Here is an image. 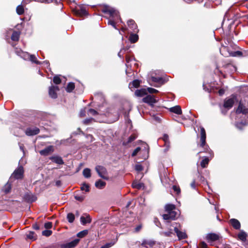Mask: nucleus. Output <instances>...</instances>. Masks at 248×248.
<instances>
[{"label": "nucleus", "mask_w": 248, "mask_h": 248, "mask_svg": "<svg viewBox=\"0 0 248 248\" xmlns=\"http://www.w3.org/2000/svg\"><path fill=\"white\" fill-rule=\"evenodd\" d=\"M128 27L131 29L134 32H136L137 30V26L134 20L130 19L127 21Z\"/></svg>", "instance_id": "obj_24"}, {"label": "nucleus", "mask_w": 248, "mask_h": 248, "mask_svg": "<svg viewBox=\"0 0 248 248\" xmlns=\"http://www.w3.org/2000/svg\"><path fill=\"white\" fill-rule=\"evenodd\" d=\"M173 190L176 192L177 194H179L180 192V189L179 187L176 186H172Z\"/></svg>", "instance_id": "obj_54"}, {"label": "nucleus", "mask_w": 248, "mask_h": 248, "mask_svg": "<svg viewBox=\"0 0 248 248\" xmlns=\"http://www.w3.org/2000/svg\"><path fill=\"white\" fill-rule=\"evenodd\" d=\"M95 121L93 118H88V119H86L85 120H84L83 123L87 125V124H92L93 122H95Z\"/></svg>", "instance_id": "obj_42"}, {"label": "nucleus", "mask_w": 248, "mask_h": 248, "mask_svg": "<svg viewBox=\"0 0 248 248\" xmlns=\"http://www.w3.org/2000/svg\"><path fill=\"white\" fill-rule=\"evenodd\" d=\"M135 169L138 171H141L143 170V167L140 164H137L135 166Z\"/></svg>", "instance_id": "obj_51"}, {"label": "nucleus", "mask_w": 248, "mask_h": 248, "mask_svg": "<svg viewBox=\"0 0 248 248\" xmlns=\"http://www.w3.org/2000/svg\"><path fill=\"white\" fill-rule=\"evenodd\" d=\"M200 247L201 248H207V244L204 242H202L200 243Z\"/></svg>", "instance_id": "obj_58"}, {"label": "nucleus", "mask_w": 248, "mask_h": 248, "mask_svg": "<svg viewBox=\"0 0 248 248\" xmlns=\"http://www.w3.org/2000/svg\"><path fill=\"white\" fill-rule=\"evenodd\" d=\"M20 33L18 31H15L11 36V39L14 41H17L19 40Z\"/></svg>", "instance_id": "obj_27"}, {"label": "nucleus", "mask_w": 248, "mask_h": 248, "mask_svg": "<svg viewBox=\"0 0 248 248\" xmlns=\"http://www.w3.org/2000/svg\"><path fill=\"white\" fill-rule=\"evenodd\" d=\"M140 81L139 80L136 79L129 84V86L132 85L134 88H138L140 86Z\"/></svg>", "instance_id": "obj_39"}, {"label": "nucleus", "mask_w": 248, "mask_h": 248, "mask_svg": "<svg viewBox=\"0 0 248 248\" xmlns=\"http://www.w3.org/2000/svg\"><path fill=\"white\" fill-rule=\"evenodd\" d=\"M151 81L154 82L153 85L156 87H159L160 85L164 83V79L161 77H152Z\"/></svg>", "instance_id": "obj_10"}, {"label": "nucleus", "mask_w": 248, "mask_h": 248, "mask_svg": "<svg viewBox=\"0 0 248 248\" xmlns=\"http://www.w3.org/2000/svg\"><path fill=\"white\" fill-rule=\"evenodd\" d=\"M85 110H81V111L80 112V116L81 117L84 116H85Z\"/></svg>", "instance_id": "obj_63"}, {"label": "nucleus", "mask_w": 248, "mask_h": 248, "mask_svg": "<svg viewBox=\"0 0 248 248\" xmlns=\"http://www.w3.org/2000/svg\"><path fill=\"white\" fill-rule=\"evenodd\" d=\"M219 239V235L216 233H208L206 236V239L208 242H212L217 240Z\"/></svg>", "instance_id": "obj_14"}, {"label": "nucleus", "mask_w": 248, "mask_h": 248, "mask_svg": "<svg viewBox=\"0 0 248 248\" xmlns=\"http://www.w3.org/2000/svg\"><path fill=\"white\" fill-rule=\"evenodd\" d=\"M52 232V231L50 230H45L42 232V234L46 236H49L51 235Z\"/></svg>", "instance_id": "obj_44"}, {"label": "nucleus", "mask_w": 248, "mask_h": 248, "mask_svg": "<svg viewBox=\"0 0 248 248\" xmlns=\"http://www.w3.org/2000/svg\"><path fill=\"white\" fill-rule=\"evenodd\" d=\"M140 150L141 148L139 147L136 148L133 152L132 154V156H136L137 155V154L140 151Z\"/></svg>", "instance_id": "obj_47"}, {"label": "nucleus", "mask_w": 248, "mask_h": 248, "mask_svg": "<svg viewBox=\"0 0 248 248\" xmlns=\"http://www.w3.org/2000/svg\"><path fill=\"white\" fill-rule=\"evenodd\" d=\"M11 189V184L8 182L3 187L2 190L5 193H9Z\"/></svg>", "instance_id": "obj_34"}, {"label": "nucleus", "mask_w": 248, "mask_h": 248, "mask_svg": "<svg viewBox=\"0 0 248 248\" xmlns=\"http://www.w3.org/2000/svg\"><path fill=\"white\" fill-rule=\"evenodd\" d=\"M80 188L81 190H85L86 192H89L90 190L89 186L85 183L81 185Z\"/></svg>", "instance_id": "obj_41"}, {"label": "nucleus", "mask_w": 248, "mask_h": 248, "mask_svg": "<svg viewBox=\"0 0 248 248\" xmlns=\"http://www.w3.org/2000/svg\"><path fill=\"white\" fill-rule=\"evenodd\" d=\"M91 221V218L89 215L85 214L80 217V221L83 225H85L86 223H89Z\"/></svg>", "instance_id": "obj_18"}, {"label": "nucleus", "mask_w": 248, "mask_h": 248, "mask_svg": "<svg viewBox=\"0 0 248 248\" xmlns=\"http://www.w3.org/2000/svg\"><path fill=\"white\" fill-rule=\"evenodd\" d=\"M162 140H163L164 142L169 141V136L167 134H164L163 135V137H162Z\"/></svg>", "instance_id": "obj_57"}, {"label": "nucleus", "mask_w": 248, "mask_h": 248, "mask_svg": "<svg viewBox=\"0 0 248 248\" xmlns=\"http://www.w3.org/2000/svg\"><path fill=\"white\" fill-rule=\"evenodd\" d=\"M53 82L56 84H59L61 82V79L59 76H55L53 78Z\"/></svg>", "instance_id": "obj_43"}, {"label": "nucleus", "mask_w": 248, "mask_h": 248, "mask_svg": "<svg viewBox=\"0 0 248 248\" xmlns=\"http://www.w3.org/2000/svg\"><path fill=\"white\" fill-rule=\"evenodd\" d=\"M53 151V147L52 146H48L44 149L40 151L39 153L42 155H47Z\"/></svg>", "instance_id": "obj_15"}, {"label": "nucleus", "mask_w": 248, "mask_h": 248, "mask_svg": "<svg viewBox=\"0 0 248 248\" xmlns=\"http://www.w3.org/2000/svg\"><path fill=\"white\" fill-rule=\"evenodd\" d=\"M247 234L243 231H241L238 234V237L242 241L245 242L246 241Z\"/></svg>", "instance_id": "obj_26"}, {"label": "nucleus", "mask_w": 248, "mask_h": 248, "mask_svg": "<svg viewBox=\"0 0 248 248\" xmlns=\"http://www.w3.org/2000/svg\"><path fill=\"white\" fill-rule=\"evenodd\" d=\"M234 103V99L233 98H227L224 100V107L228 109L232 107Z\"/></svg>", "instance_id": "obj_13"}, {"label": "nucleus", "mask_w": 248, "mask_h": 248, "mask_svg": "<svg viewBox=\"0 0 248 248\" xmlns=\"http://www.w3.org/2000/svg\"><path fill=\"white\" fill-rule=\"evenodd\" d=\"M138 35L136 34H131L129 37V40L132 43H136L138 40Z\"/></svg>", "instance_id": "obj_31"}, {"label": "nucleus", "mask_w": 248, "mask_h": 248, "mask_svg": "<svg viewBox=\"0 0 248 248\" xmlns=\"http://www.w3.org/2000/svg\"><path fill=\"white\" fill-rule=\"evenodd\" d=\"M209 159L207 158V157H205V158H204L202 161V162H201V167L202 168H206V165L208 164L209 163Z\"/></svg>", "instance_id": "obj_36"}, {"label": "nucleus", "mask_w": 248, "mask_h": 248, "mask_svg": "<svg viewBox=\"0 0 248 248\" xmlns=\"http://www.w3.org/2000/svg\"><path fill=\"white\" fill-rule=\"evenodd\" d=\"M24 173V169L22 166H19L16 169L12 174L10 179L15 178L16 179L22 178Z\"/></svg>", "instance_id": "obj_5"}, {"label": "nucleus", "mask_w": 248, "mask_h": 248, "mask_svg": "<svg viewBox=\"0 0 248 248\" xmlns=\"http://www.w3.org/2000/svg\"><path fill=\"white\" fill-rule=\"evenodd\" d=\"M137 136L136 134L131 135L128 139V142L130 143L135 140L137 138Z\"/></svg>", "instance_id": "obj_45"}, {"label": "nucleus", "mask_w": 248, "mask_h": 248, "mask_svg": "<svg viewBox=\"0 0 248 248\" xmlns=\"http://www.w3.org/2000/svg\"><path fill=\"white\" fill-rule=\"evenodd\" d=\"M44 226H45V228L48 229H50L52 227V224L50 222H47L45 224Z\"/></svg>", "instance_id": "obj_52"}, {"label": "nucleus", "mask_w": 248, "mask_h": 248, "mask_svg": "<svg viewBox=\"0 0 248 248\" xmlns=\"http://www.w3.org/2000/svg\"><path fill=\"white\" fill-rule=\"evenodd\" d=\"M132 186L134 188H136L137 189H140L142 187H143V184L141 183L138 182L137 181H134L132 183Z\"/></svg>", "instance_id": "obj_28"}, {"label": "nucleus", "mask_w": 248, "mask_h": 248, "mask_svg": "<svg viewBox=\"0 0 248 248\" xmlns=\"http://www.w3.org/2000/svg\"><path fill=\"white\" fill-rule=\"evenodd\" d=\"M87 138L90 139L91 140V141H93L94 140L93 137L92 135H88L87 136Z\"/></svg>", "instance_id": "obj_60"}, {"label": "nucleus", "mask_w": 248, "mask_h": 248, "mask_svg": "<svg viewBox=\"0 0 248 248\" xmlns=\"http://www.w3.org/2000/svg\"><path fill=\"white\" fill-rule=\"evenodd\" d=\"M242 52L240 51H237L234 52L233 56H242Z\"/></svg>", "instance_id": "obj_55"}, {"label": "nucleus", "mask_w": 248, "mask_h": 248, "mask_svg": "<svg viewBox=\"0 0 248 248\" xmlns=\"http://www.w3.org/2000/svg\"><path fill=\"white\" fill-rule=\"evenodd\" d=\"M141 228V226L139 225V226H137V227L135 228V231L138 232L140 231Z\"/></svg>", "instance_id": "obj_61"}, {"label": "nucleus", "mask_w": 248, "mask_h": 248, "mask_svg": "<svg viewBox=\"0 0 248 248\" xmlns=\"http://www.w3.org/2000/svg\"><path fill=\"white\" fill-rule=\"evenodd\" d=\"M162 234L167 237L171 236L172 234H174V232L172 229H170L169 231L162 232Z\"/></svg>", "instance_id": "obj_40"}, {"label": "nucleus", "mask_w": 248, "mask_h": 248, "mask_svg": "<svg viewBox=\"0 0 248 248\" xmlns=\"http://www.w3.org/2000/svg\"><path fill=\"white\" fill-rule=\"evenodd\" d=\"M75 198L77 201L82 202L84 199V196L76 195L75 196Z\"/></svg>", "instance_id": "obj_49"}, {"label": "nucleus", "mask_w": 248, "mask_h": 248, "mask_svg": "<svg viewBox=\"0 0 248 248\" xmlns=\"http://www.w3.org/2000/svg\"><path fill=\"white\" fill-rule=\"evenodd\" d=\"M143 101L151 105H153L157 102V100L154 95H148L143 98Z\"/></svg>", "instance_id": "obj_9"}, {"label": "nucleus", "mask_w": 248, "mask_h": 248, "mask_svg": "<svg viewBox=\"0 0 248 248\" xmlns=\"http://www.w3.org/2000/svg\"><path fill=\"white\" fill-rule=\"evenodd\" d=\"M125 49L123 48L121 49L120 52L118 53V55L119 57L121 58L123 57L124 52L125 51Z\"/></svg>", "instance_id": "obj_56"}, {"label": "nucleus", "mask_w": 248, "mask_h": 248, "mask_svg": "<svg viewBox=\"0 0 248 248\" xmlns=\"http://www.w3.org/2000/svg\"><path fill=\"white\" fill-rule=\"evenodd\" d=\"M33 228L35 230H39V226L37 224H34L33 225Z\"/></svg>", "instance_id": "obj_64"}, {"label": "nucleus", "mask_w": 248, "mask_h": 248, "mask_svg": "<svg viewBox=\"0 0 248 248\" xmlns=\"http://www.w3.org/2000/svg\"><path fill=\"white\" fill-rule=\"evenodd\" d=\"M88 232L86 230L81 231L78 233L77 236L79 238H83L88 234Z\"/></svg>", "instance_id": "obj_37"}, {"label": "nucleus", "mask_w": 248, "mask_h": 248, "mask_svg": "<svg viewBox=\"0 0 248 248\" xmlns=\"http://www.w3.org/2000/svg\"><path fill=\"white\" fill-rule=\"evenodd\" d=\"M201 144L200 146L203 148V151H201L198 153L200 154L202 152L208 153L211 156L213 155V152L209 149V146L206 144V133L204 128L202 127H201Z\"/></svg>", "instance_id": "obj_3"}, {"label": "nucleus", "mask_w": 248, "mask_h": 248, "mask_svg": "<svg viewBox=\"0 0 248 248\" xmlns=\"http://www.w3.org/2000/svg\"><path fill=\"white\" fill-rule=\"evenodd\" d=\"M67 218L70 223H72L75 219V216L72 213H68L67 216Z\"/></svg>", "instance_id": "obj_38"}, {"label": "nucleus", "mask_w": 248, "mask_h": 248, "mask_svg": "<svg viewBox=\"0 0 248 248\" xmlns=\"http://www.w3.org/2000/svg\"><path fill=\"white\" fill-rule=\"evenodd\" d=\"M115 242L107 243L105 245L101 247V248H109L114 244Z\"/></svg>", "instance_id": "obj_50"}, {"label": "nucleus", "mask_w": 248, "mask_h": 248, "mask_svg": "<svg viewBox=\"0 0 248 248\" xmlns=\"http://www.w3.org/2000/svg\"><path fill=\"white\" fill-rule=\"evenodd\" d=\"M147 90L148 92L150 93H156L158 92V90L149 87L147 89Z\"/></svg>", "instance_id": "obj_46"}, {"label": "nucleus", "mask_w": 248, "mask_h": 248, "mask_svg": "<svg viewBox=\"0 0 248 248\" xmlns=\"http://www.w3.org/2000/svg\"><path fill=\"white\" fill-rule=\"evenodd\" d=\"M191 187L193 189H195L196 188V184H195V181L194 180L191 183V185H190Z\"/></svg>", "instance_id": "obj_59"}, {"label": "nucleus", "mask_w": 248, "mask_h": 248, "mask_svg": "<svg viewBox=\"0 0 248 248\" xmlns=\"http://www.w3.org/2000/svg\"><path fill=\"white\" fill-rule=\"evenodd\" d=\"M89 114L93 115H95L97 114V112L93 109L91 108L88 111Z\"/></svg>", "instance_id": "obj_53"}, {"label": "nucleus", "mask_w": 248, "mask_h": 248, "mask_svg": "<svg viewBox=\"0 0 248 248\" xmlns=\"http://www.w3.org/2000/svg\"><path fill=\"white\" fill-rule=\"evenodd\" d=\"M224 93V90L223 89H220L218 91V93L220 95H222Z\"/></svg>", "instance_id": "obj_62"}, {"label": "nucleus", "mask_w": 248, "mask_h": 248, "mask_svg": "<svg viewBox=\"0 0 248 248\" xmlns=\"http://www.w3.org/2000/svg\"><path fill=\"white\" fill-rule=\"evenodd\" d=\"M83 174L85 178H88L91 177V170L88 168L83 170Z\"/></svg>", "instance_id": "obj_32"}, {"label": "nucleus", "mask_w": 248, "mask_h": 248, "mask_svg": "<svg viewBox=\"0 0 248 248\" xmlns=\"http://www.w3.org/2000/svg\"><path fill=\"white\" fill-rule=\"evenodd\" d=\"M79 241V239H78V238L75 239L74 240H73L70 242L62 244L61 245V248H73L75 247L78 245Z\"/></svg>", "instance_id": "obj_7"}, {"label": "nucleus", "mask_w": 248, "mask_h": 248, "mask_svg": "<svg viewBox=\"0 0 248 248\" xmlns=\"http://www.w3.org/2000/svg\"><path fill=\"white\" fill-rule=\"evenodd\" d=\"M236 113L237 114L243 113L246 114L248 113V105L245 106L242 102H240L238 107L236 109Z\"/></svg>", "instance_id": "obj_8"}, {"label": "nucleus", "mask_w": 248, "mask_h": 248, "mask_svg": "<svg viewBox=\"0 0 248 248\" xmlns=\"http://www.w3.org/2000/svg\"><path fill=\"white\" fill-rule=\"evenodd\" d=\"M164 146L165 147V152H167V151H168L170 147V141H169L164 142Z\"/></svg>", "instance_id": "obj_48"}, {"label": "nucleus", "mask_w": 248, "mask_h": 248, "mask_svg": "<svg viewBox=\"0 0 248 248\" xmlns=\"http://www.w3.org/2000/svg\"><path fill=\"white\" fill-rule=\"evenodd\" d=\"M135 94L137 96H142L146 94L145 89L137 90L135 93Z\"/></svg>", "instance_id": "obj_30"}, {"label": "nucleus", "mask_w": 248, "mask_h": 248, "mask_svg": "<svg viewBox=\"0 0 248 248\" xmlns=\"http://www.w3.org/2000/svg\"><path fill=\"white\" fill-rule=\"evenodd\" d=\"M24 199L29 202H32L36 200V197L32 194L27 193L24 196Z\"/></svg>", "instance_id": "obj_20"}, {"label": "nucleus", "mask_w": 248, "mask_h": 248, "mask_svg": "<svg viewBox=\"0 0 248 248\" xmlns=\"http://www.w3.org/2000/svg\"><path fill=\"white\" fill-rule=\"evenodd\" d=\"M95 170L100 177L104 179H108V177L107 176V171L104 167L102 166H97L95 167Z\"/></svg>", "instance_id": "obj_6"}, {"label": "nucleus", "mask_w": 248, "mask_h": 248, "mask_svg": "<svg viewBox=\"0 0 248 248\" xmlns=\"http://www.w3.org/2000/svg\"><path fill=\"white\" fill-rule=\"evenodd\" d=\"M16 53L23 58L24 59H29L30 60L37 64H40L41 62L38 61L34 55H30L27 52H23L21 50H16Z\"/></svg>", "instance_id": "obj_4"}, {"label": "nucleus", "mask_w": 248, "mask_h": 248, "mask_svg": "<svg viewBox=\"0 0 248 248\" xmlns=\"http://www.w3.org/2000/svg\"><path fill=\"white\" fill-rule=\"evenodd\" d=\"M59 89L57 86H51L49 89V95L52 98H56L57 94L56 92L59 91Z\"/></svg>", "instance_id": "obj_12"}, {"label": "nucleus", "mask_w": 248, "mask_h": 248, "mask_svg": "<svg viewBox=\"0 0 248 248\" xmlns=\"http://www.w3.org/2000/svg\"><path fill=\"white\" fill-rule=\"evenodd\" d=\"M106 183L105 182L99 180L95 183V186L99 189H103L106 186Z\"/></svg>", "instance_id": "obj_25"}, {"label": "nucleus", "mask_w": 248, "mask_h": 248, "mask_svg": "<svg viewBox=\"0 0 248 248\" xmlns=\"http://www.w3.org/2000/svg\"><path fill=\"white\" fill-rule=\"evenodd\" d=\"M27 237L28 239L35 240L37 238V235L33 232H30L28 234H27Z\"/></svg>", "instance_id": "obj_29"}, {"label": "nucleus", "mask_w": 248, "mask_h": 248, "mask_svg": "<svg viewBox=\"0 0 248 248\" xmlns=\"http://www.w3.org/2000/svg\"><path fill=\"white\" fill-rule=\"evenodd\" d=\"M75 88V84L73 82H70L68 84L66 88V91L68 92H71Z\"/></svg>", "instance_id": "obj_35"}, {"label": "nucleus", "mask_w": 248, "mask_h": 248, "mask_svg": "<svg viewBox=\"0 0 248 248\" xmlns=\"http://www.w3.org/2000/svg\"><path fill=\"white\" fill-rule=\"evenodd\" d=\"M174 232L176 233L179 239H185L186 237L185 232L180 231L176 226L174 227Z\"/></svg>", "instance_id": "obj_17"}, {"label": "nucleus", "mask_w": 248, "mask_h": 248, "mask_svg": "<svg viewBox=\"0 0 248 248\" xmlns=\"http://www.w3.org/2000/svg\"><path fill=\"white\" fill-rule=\"evenodd\" d=\"M155 243L153 241H146L144 240L141 244V246L144 248H152Z\"/></svg>", "instance_id": "obj_21"}, {"label": "nucleus", "mask_w": 248, "mask_h": 248, "mask_svg": "<svg viewBox=\"0 0 248 248\" xmlns=\"http://www.w3.org/2000/svg\"><path fill=\"white\" fill-rule=\"evenodd\" d=\"M175 209V206L174 204H167L165 206V210L167 213L162 215L163 219L165 220H174L178 215V213L174 211Z\"/></svg>", "instance_id": "obj_2"}, {"label": "nucleus", "mask_w": 248, "mask_h": 248, "mask_svg": "<svg viewBox=\"0 0 248 248\" xmlns=\"http://www.w3.org/2000/svg\"><path fill=\"white\" fill-rule=\"evenodd\" d=\"M40 130L37 127H29L26 129L25 133L28 136H34L38 134Z\"/></svg>", "instance_id": "obj_11"}, {"label": "nucleus", "mask_w": 248, "mask_h": 248, "mask_svg": "<svg viewBox=\"0 0 248 248\" xmlns=\"http://www.w3.org/2000/svg\"><path fill=\"white\" fill-rule=\"evenodd\" d=\"M76 14L80 16H84L87 14V12L84 7H80L79 9L76 10Z\"/></svg>", "instance_id": "obj_23"}, {"label": "nucleus", "mask_w": 248, "mask_h": 248, "mask_svg": "<svg viewBox=\"0 0 248 248\" xmlns=\"http://www.w3.org/2000/svg\"><path fill=\"white\" fill-rule=\"evenodd\" d=\"M49 159L53 162L59 164V165H62L64 164V161L62 160V158L58 155H54L52 156H51Z\"/></svg>", "instance_id": "obj_16"}, {"label": "nucleus", "mask_w": 248, "mask_h": 248, "mask_svg": "<svg viewBox=\"0 0 248 248\" xmlns=\"http://www.w3.org/2000/svg\"><path fill=\"white\" fill-rule=\"evenodd\" d=\"M230 223L232 227L236 230H239L240 228L241 224L240 222L236 219L232 218L230 220Z\"/></svg>", "instance_id": "obj_19"}, {"label": "nucleus", "mask_w": 248, "mask_h": 248, "mask_svg": "<svg viewBox=\"0 0 248 248\" xmlns=\"http://www.w3.org/2000/svg\"><path fill=\"white\" fill-rule=\"evenodd\" d=\"M16 13L19 15H21L24 13V9L23 6L21 5H18L16 9Z\"/></svg>", "instance_id": "obj_33"}, {"label": "nucleus", "mask_w": 248, "mask_h": 248, "mask_svg": "<svg viewBox=\"0 0 248 248\" xmlns=\"http://www.w3.org/2000/svg\"><path fill=\"white\" fill-rule=\"evenodd\" d=\"M170 111L176 113L177 114H182V110L180 106H176L169 108Z\"/></svg>", "instance_id": "obj_22"}, {"label": "nucleus", "mask_w": 248, "mask_h": 248, "mask_svg": "<svg viewBox=\"0 0 248 248\" xmlns=\"http://www.w3.org/2000/svg\"><path fill=\"white\" fill-rule=\"evenodd\" d=\"M102 12L104 13L108 14L110 16L112 17V19H110L108 21V24L111 25L114 28L117 29L115 26V21L117 19H120L121 21L118 11L112 7L108 5H105L102 9Z\"/></svg>", "instance_id": "obj_1"}]
</instances>
